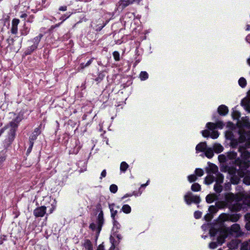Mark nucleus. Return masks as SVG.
<instances>
[{"label":"nucleus","mask_w":250,"mask_h":250,"mask_svg":"<svg viewBox=\"0 0 250 250\" xmlns=\"http://www.w3.org/2000/svg\"><path fill=\"white\" fill-rule=\"evenodd\" d=\"M128 167V165L125 162L121 163L120 165V170L125 172Z\"/></svg>","instance_id":"26"},{"label":"nucleus","mask_w":250,"mask_h":250,"mask_svg":"<svg viewBox=\"0 0 250 250\" xmlns=\"http://www.w3.org/2000/svg\"><path fill=\"white\" fill-rule=\"evenodd\" d=\"M212 132L210 133V136L212 139H216L219 136V133L217 131H215L214 130H211Z\"/></svg>","instance_id":"29"},{"label":"nucleus","mask_w":250,"mask_h":250,"mask_svg":"<svg viewBox=\"0 0 250 250\" xmlns=\"http://www.w3.org/2000/svg\"><path fill=\"white\" fill-rule=\"evenodd\" d=\"M232 116L234 119L238 120L240 116V114L238 111L233 110L232 112Z\"/></svg>","instance_id":"31"},{"label":"nucleus","mask_w":250,"mask_h":250,"mask_svg":"<svg viewBox=\"0 0 250 250\" xmlns=\"http://www.w3.org/2000/svg\"><path fill=\"white\" fill-rule=\"evenodd\" d=\"M246 41L248 42H250L249 41V40H250V35H248L247 36L246 38Z\"/></svg>","instance_id":"58"},{"label":"nucleus","mask_w":250,"mask_h":250,"mask_svg":"<svg viewBox=\"0 0 250 250\" xmlns=\"http://www.w3.org/2000/svg\"><path fill=\"white\" fill-rule=\"evenodd\" d=\"M211 208H214V207L213 206L210 207L209 208V211H211Z\"/></svg>","instance_id":"62"},{"label":"nucleus","mask_w":250,"mask_h":250,"mask_svg":"<svg viewBox=\"0 0 250 250\" xmlns=\"http://www.w3.org/2000/svg\"><path fill=\"white\" fill-rule=\"evenodd\" d=\"M246 228L248 230H250V221L247 222L246 224Z\"/></svg>","instance_id":"52"},{"label":"nucleus","mask_w":250,"mask_h":250,"mask_svg":"<svg viewBox=\"0 0 250 250\" xmlns=\"http://www.w3.org/2000/svg\"><path fill=\"white\" fill-rule=\"evenodd\" d=\"M131 196H132V194H126L125 195H124V196L123 197V198H126L127 197Z\"/></svg>","instance_id":"59"},{"label":"nucleus","mask_w":250,"mask_h":250,"mask_svg":"<svg viewBox=\"0 0 250 250\" xmlns=\"http://www.w3.org/2000/svg\"><path fill=\"white\" fill-rule=\"evenodd\" d=\"M248 63H249V64H250V59H249L248 60Z\"/></svg>","instance_id":"64"},{"label":"nucleus","mask_w":250,"mask_h":250,"mask_svg":"<svg viewBox=\"0 0 250 250\" xmlns=\"http://www.w3.org/2000/svg\"><path fill=\"white\" fill-rule=\"evenodd\" d=\"M19 22H20V20L19 19H14L12 21V26H18V25L19 23Z\"/></svg>","instance_id":"43"},{"label":"nucleus","mask_w":250,"mask_h":250,"mask_svg":"<svg viewBox=\"0 0 250 250\" xmlns=\"http://www.w3.org/2000/svg\"><path fill=\"white\" fill-rule=\"evenodd\" d=\"M236 244V241H232L231 243L229 245V248L230 249H234L235 246H232V244Z\"/></svg>","instance_id":"50"},{"label":"nucleus","mask_w":250,"mask_h":250,"mask_svg":"<svg viewBox=\"0 0 250 250\" xmlns=\"http://www.w3.org/2000/svg\"><path fill=\"white\" fill-rule=\"evenodd\" d=\"M113 230L114 231V230L116 229L115 232L117 231V230L120 229V224L116 221L115 219H113Z\"/></svg>","instance_id":"28"},{"label":"nucleus","mask_w":250,"mask_h":250,"mask_svg":"<svg viewBox=\"0 0 250 250\" xmlns=\"http://www.w3.org/2000/svg\"><path fill=\"white\" fill-rule=\"evenodd\" d=\"M118 190V187L114 184H112L110 186V191L112 193H116Z\"/></svg>","instance_id":"35"},{"label":"nucleus","mask_w":250,"mask_h":250,"mask_svg":"<svg viewBox=\"0 0 250 250\" xmlns=\"http://www.w3.org/2000/svg\"><path fill=\"white\" fill-rule=\"evenodd\" d=\"M240 218L239 214L229 215L225 213L221 214L218 219L220 222H225L227 221H230L233 222H237Z\"/></svg>","instance_id":"4"},{"label":"nucleus","mask_w":250,"mask_h":250,"mask_svg":"<svg viewBox=\"0 0 250 250\" xmlns=\"http://www.w3.org/2000/svg\"><path fill=\"white\" fill-rule=\"evenodd\" d=\"M93 58L89 60L85 64L84 63H81L80 65L81 69H83L84 68L88 66L92 62Z\"/></svg>","instance_id":"32"},{"label":"nucleus","mask_w":250,"mask_h":250,"mask_svg":"<svg viewBox=\"0 0 250 250\" xmlns=\"http://www.w3.org/2000/svg\"><path fill=\"white\" fill-rule=\"evenodd\" d=\"M61 23H58V24H56L55 26H54V27H59L60 26Z\"/></svg>","instance_id":"61"},{"label":"nucleus","mask_w":250,"mask_h":250,"mask_svg":"<svg viewBox=\"0 0 250 250\" xmlns=\"http://www.w3.org/2000/svg\"><path fill=\"white\" fill-rule=\"evenodd\" d=\"M205 152L206 156L209 159L211 158L214 155L213 149L210 147L207 148Z\"/></svg>","instance_id":"17"},{"label":"nucleus","mask_w":250,"mask_h":250,"mask_svg":"<svg viewBox=\"0 0 250 250\" xmlns=\"http://www.w3.org/2000/svg\"><path fill=\"white\" fill-rule=\"evenodd\" d=\"M148 74L146 71H142L140 74V78H148Z\"/></svg>","instance_id":"39"},{"label":"nucleus","mask_w":250,"mask_h":250,"mask_svg":"<svg viewBox=\"0 0 250 250\" xmlns=\"http://www.w3.org/2000/svg\"><path fill=\"white\" fill-rule=\"evenodd\" d=\"M238 83L239 85L242 88L245 87L247 84L246 79H239Z\"/></svg>","instance_id":"34"},{"label":"nucleus","mask_w":250,"mask_h":250,"mask_svg":"<svg viewBox=\"0 0 250 250\" xmlns=\"http://www.w3.org/2000/svg\"><path fill=\"white\" fill-rule=\"evenodd\" d=\"M46 213V207L44 206H41L36 208L33 212L34 215L36 217H42L44 216Z\"/></svg>","instance_id":"9"},{"label":"nucleus","mask_w":250,"mask_h":250,"mask_svg":"<svg viewBox=\"0 0 250 250\" xmlns=\"http://www.w3.org/2000/svg\"><path fill=\"white\" fill-rule=\"evenodd\" d=\"M196 180H197V177H196V175H195L194 174H192V175H189L188 176V180L190 183L194 182Z\"/></svg>","instance_id":"36"},{"label":"nucleus","mask_w":250,"mask_h":250,"mask_svg":"<svg viewBox=\"0 0 250 250\" xmlns=\"http://www.w3.org/2000/svg\"><path fill=\"white\" fill-rule=\"evenodd\" d=\"M202 133L204 137H208L210 135V131L208 130H203Z\"/></svg>","instance_id":"40"},{"label":"nucleus","mask_w":250,"mask_h":250,"mask_svg":"<svg viewBox=\"0 0 250 250\" xmlns=\"http://www.w3.org/2000/svg\"><path fill=\"white\" fill-rule=\"evenodd\" d=\"M195 173L196 175L201 177L203 175L204 171L202 169L200 168H196L195 171Z\"/></svg>","instance_id":"33"},{"label":"nucleus","mask_w":250,"mask_h":250,"mask_svg":"<svg viewBox=\"0 0 250 250\" xmlns=\"http://www.w3.org/2000/svg\"><path fill=\"white\" fill-rule=\"evenodd\" d=\"M241 250H250V240L244 242L242 244Z\"/></svg>","instance_id":"20"},{"label":"nucleus","mask_w":250,"mask_h":250,"mask_svg":"<svg viewBox=\"0 0 250 250\" xmlns=\"http://www.w3.org/2000/svg\"><path fill=\"white\" fill-rule=\"evenodd\" d=\"M84 247L87 250H92V245L89 240H86L83 244Z\"/></svg>","instance_id":"24"},{"label":"nucleus","mask_w":250,"mask_h":250,"mask_svg":"<svg viewBox=\"0 0 250 250\" xmlns=\"http://www.w3.org/2000/svg\"><path fill=\"white\" fill-rule=\"evenodd\" d=\"M122 210L125 213L128 214L131 212V207L128 205H124L122 208Z\"/></svg>","instance_id":"23"},{"label":"nucleus","mask_w":250,"mask_h":250,"mask_svg":"<svg viewBox=\"0 0 250 250\" xmlns=\"http://www.w3.org/2000/svg\"><path fill=\"white\" fill-rule=\"evenodd\" d=\"M245 197V194L240 192L236 194L228 193L225 194V203L232 211H238L243 208L241 200Z\"/></svg>","instance_id":"2"},{"label":"nucleus","mask_w":250,"mask_h":250,"mask_svg":"<svg viewBox=\"0 0 250 250\" xmlns=\"http://www.w3.org/2000/svg\"><path fill=\"white\" fill-rule=\"evenodd\" d=\"M191 189L193 191H198L201 189V186L198 183H194L191 186Z\"/></svg>","instance_id":"27"},{"label":"nucleus","mask_w":250,"mask_h":250,"mask_svg":"<svg viewBox=\"0 0 250 250\" xmlns=\"http://www.w3.org/2000/svg\"><path fill=\"white\" fill-rule=\"evenodd\" d=\"M227 157L224 155H220L218 156V160L220 162H225L227 161Z\"/></svg>","instance_id":"38"},{"label":"nucleus","mask_w":250,"mask_h":250,"mask_svg":"<svg viewBox=\"0 0 250 250\" xmlns=\"http://www.w3.org/2000/svg\"><path fill=\"white\" fill-rule=\"evenodd\" d=\"M217 199V196L215 194H210L207 196L206 201L208 203H211Z\"/></svg>","instance_id":"15"},{"label":"nucleus","mask_w":250,"mask_h":250,"mask_svg":"<svg viewBox=\"0 0 250 250\" xmlns=\"http://www.w3.org/2000/svg\"><path fill=\"white\" fill-rule=\"evenodd\" d=\"M26 17H27V14H22L20 16V17H21V18H25Z\"/></svg>","instance_id":"56"},{"label":"nucleus","mask_w":250,"mask_h":250,"mask_svg":"<svg viewBox=\"0 0 250 250\" xmlns=\"http://www.w3.org/2000/svg\"><path fill=\"white\" fill-rule=\"evenodd\" d=\"M248 148H250V140L245 143V146L243 145L239 146V151L241 153L242 157L245 160H247L250 156V153L246 150V149Z\"/></svg>","instance_id":"6"},{"label":"nucleus","mask_w":250,"mask_h":250,"mask_svg":"<svg viewBox=\"0 0 250 250\" xmlns=\"http://www.w3.org/2000/svg\"><path fill=\"white\" fill-rule=\"evenodd\" d=\"M11 33L14 34H16L18 32V26H12Z\"/></svg>","instance_id":"44"},{"label":"nucleus","mask_w":250,"mask_h":250,"mask_svg":"<svg viewBox=\"0 0 250 250\" xmlns=\"http://www.w3.org/2000/svg\"><path fill=\"white\" fill-rule=\"evenodd\" d=\"M106 175V172L105 169L103 170L101 174L100 179H102L103 178L105 177Z\"/></svg>","instance_id":"47"},{"label":"nucleus","mask_w":250,"mask_h":250,"mask_svg":"<svg viewBox=\"0 0 250 250\" xmlns=\"http://www.w3.org/2000/svg\"><path fill=\"white\" fill-rule=\"evenodd\" d=\"M113 56L116 61H119L120 60V54L118 51H114L113 53Z\"/></svg>","instance_id":"37"},{"label":"nucleus","mask_w":250,"mask_h":250,"mask_svg":"<svg viewBox=\"0 0 250 250\" xmlns=\"http://www.w3.org/2000/svg\"><path fill=\"white\" fill-rule=\"evenodd\" d=\"M55 207L54 206H53V207L51 208V209H50V213H52V212L53 211V210L55 209Z\"/></svg>","instance_id":"57"},{"label":"nucleus","mask_w":250,"mask_h":250,"mask_svg":"<svg viewBox=\"0 0 250 250\" xmlns=\"http://www.w3.org/2000/svg\"><path fill=\"white\" fill-rule=\"evenodd\" d=\"M245 219L247 222L250 221V213H247L246 214Z\"/></svg>","instance_id":"49"},{"label":"nucleus","mask_w":250,"mask_h":250,"mask_svg":"<svg viewBox=\"0 0 250 250\" xmlns=\"http://www.w3.org/2000/svg\"><path fill=\"white\" fill-rule=\"evenodd\" d=\"M66 10H67V7L66 6H61L59 8V10H60V11H65Z\"/></svg>","instance_id":"51"},{"label":"nucleus","mask_w":250,"mask_h":250,"mask_svg":"<svg viewBox=\"0 0 250 250\" xmlns=\"http://www.w3.org/2000/svg\"><path fill=\"white\" fill-rule=\"evenodd\" d=\"M231 134V132H229L226 135V136L228 139H229L231 140V145L233 147L236 146L238 145V143H242L244 142L246 140L245 136L244 135H241L239 137V141L238 142L237 140L232 139V138L230 137Z\"/></svg>","instance_id":"8"},{"label":"nucleus","mask_w":250,"mask_h":250,"mask_svg":"<svg viewBox=\"0 0 250 250\" xmlns=\"http://www.w3.org/2000/svg\"><path fill=\"white\" fill-rule=\"evenodd\" d=\"M217 247V244L216 242H211L209 245L210 249H214Z\"/></svg>","instance_id":"45"},{"label":"nucleus","mask_w":250,"mask_h":250,"mask_svg":"<svg viewBox=\"0 0 250 250\" xmlns=\"http://www.w3.org/2000/svg\"><path fill=\"white\" fill-rule=\"evenodd\" d=\"M247 177H245L244 178V182L246 184H247V185H250V180L248 182H247Z\"/></svg>","instance_id":"55"},{"label":"nucleus","mask_w":250,"mask_h":250,"mask_svg":"<svg viewBox=\"0 0 250 250\" xmlns=\"http://www.w3.org/2000/svg\"><path fill=\"white\" fill-rule=\"evenodd\" d=\"M224 126V124L222 122H218L216 124L212 123H208L207 124V127L209 130H214L215 128H222Z\"/></svg>","instance_id":"11"},{"label":"nucleus","mask_w":250,"mask_h":250,"mask_svg":"<svg viewBox=\"0 0 250 250\" xmlns=\"http://www.w3.org/2000/svg\"><path fill=\"white\" fill-rule=\"evenodd\" d=\"M11 114L15 116L14 119L9 123L12 135L14 136L16 129L18 126V124L22 119V116L21 114L15 115L14 113H11Z\"/></svg>","instance_id":"3"},{"label":"nucleus","mask_w":250,"mask_h":250,"mask_svg":"<svg viewBox=\"0 0 250 250\" xmlns=\"http://www.w3.org/2000/svg\"><path fill=\"white\" fill-rule=\"evenodd\" d=\"M29 32V29L27 27H24L23 29L21 31V34L22 35H26Z\"/></svg>","instance_id":"42"},{"label":"nucleus","mask_w":250,"mask_h":250,"mask_svg":"<svg viewBox=\"0 0 250 250\" xmlns=\"http://www.w3.org/2000/svg\"><path fill=\"white\" fill-rule=\"evenodd\" d=\"M148 183H149V180H148L147 181L146 184L142 185L141 187H145L146 186L148 185Z\"/></svg>","instance_id":"60"},{"label":"nucleus","mask_w":250,"mask_h":250,"mask_svg":"<svg viewBox=\"0 0 250 250\" xmlns=\"http://www.w3.org/2000/svg\"><path fill=\"white\" fill-rule=\"evenodd\" d=\"M134 17L133 14L132 13H127V14H126V15H125V19L126 17H129V18H132Z\"/></svg>","instance_id":"46"},{"label":"nucleus","mask_w":250,"mask_h":250,"mask_svg":"<svg viewBox=\"0 0 250 250\" xmlns=\"http://www.w3.org/2000/svg\"><path fill=\"white\" fill-rule=\"evenodd\" d=\"M247 30H250V25H248V27H247Z\"/></svg>","instance_id":"63"},{"label":"nucleus","mask_w":250,"mask_h":250,"mask_svg":"<svg viewBox=\"0 0 250 250\" xmlns=\"http://www.w3.org/2000/svg\"><path fill=\"white\" fill-rule=\"evenodd\" d=\"M213 148L214 151L217 153H219L223 150V147L220 144H214Z\"/></svg>","instance_id":"18"},{"label":"nucleus","mask_w":250,"mask_h":250,"mask_svg":"<svg viewBox=\"0 0 250 250\" xmlns=\"http://www.w3.org/2000/svg\"><path fill=\"white\" fill-rule=\"evenodd\" d=\"M34 132L36 133V135H38L41 132L39 128H36L34 130Z\"/></svg>","instance_id":"53"},{"label":"nucleus","mask_w":250,"mask_h":250,"mask_svg":"<svg viewBox=\"0 0 250 250\" xmlns=\"http://www.w3.org/2000/svg\"><path fill=\"white\" fill-rule=\"evenodd\" d=\"M141 0H121L119 1L117 6V10L122 11L124 8L133 2L139 3Z\"/></svg>","instance_id":"7"},{"label":"nucleus","mask_w":250,"mask_h":250,"mask_svg":"<svg viewBox=\"0 0 250 250\" xmlns=\"http://www.w3.org/2000/svg\"><path fill=\"white\" fill-rule=\"evenodd\" d=\"M224 177L222 174L217 173L216 175V182L217 184H220L223 182Z\"/></svg>","instance_id":"25"},{"label":"nucleus","mask_w":250,"mask_h":250,"mask_svg":"<svg viewBox=\"0 0 250 250\" xmlns=\"http://www.w3.org/2000/svg\"><path fill=\"white\" fill-rule=\"evenodd\" d=\"M184 200L188 205L191 203L198 204L200 202V197L198 196L194 195L191 192L187 193L184 196Z\"/></svg>","instance_id":"5"},{"label":"nucleus","mask_w":250,"mask_h":250,"mask_svg":"<svg viewBox=\"0 0 250 250\" xmlns=\"http://www.w3.org/2000/svg\"><path fill=\"white\" fill-rule=\"evenodd\" d=\"M234 235L235 236H239L241 234L240 228L238 224H234L231 226L230 229L221 228L216 229L214 228H211L209 230V234L211 236L217 235V242L218 244L222 245L227 237L229 234Z\"/></svg>","instance_id":"1"},{"label":"nucleus","mask_w":250,"mask_h":250,"mask_svg":"<svg viewBox=\"0 0 250 250\" xmlns=\"http://www.w3.org/2000/svg\"><path fill=\"white\" fill-rule=\"evenodd\" d=\"M209 172L210 174L212 173L216 175L218 173V167L214 165L211 164L210 166Z\"/></svg>","instance_id":"22"},{"label":"nucleus","mask_w":250,"mask_h":250,"mask_svg":"<svg viewBox=\"0 0 250 250\" xmlns=\"http://www.w3.org/2000/svg\"><path fill=\"white\" fill-rule=\"evenodd\" d=\"M207 144L205 142H202L197 145L196 147V152H202L205 151L207 149Z\"/></svg>","instance_id":"14"},{"label":"nucleus","mask_w":250,"mask_h":250,"mask_svg":"<svg viewBox=\"0 0 250 250\" xmlns=\"http://www.w3.org/2000/svg\"><path fill=\"white\" fill-rule=\"evenodd\" d=\"M101 222L102 220L99 218L98 225L95 224L94 223H91L89 226V228L92 230H95L96 231L97 233H99L100 232L101 229Z\"/></svg>","instance_id":"12"},{"label":"nucleus","mask_w":250,"mask_h":250,"mask_svg":"<svg viewBox=\"0 0 250 250\" xmlns=\"http://www.w3.org/2000/svg\"><path fill=\"white\" fill-rule=\"evenodd\" d=\"M114 204H111L109 205V208L111 212V216L113 219H115V217L117 214V210L114 208Z\"/></svg>","instance_id":"19"},{"label":"nucleus","mask_w":250,"mask_h":250,"mask_svg":"<svg viewBox=\"0 0 250 250\" xmlns=\"http://www.w3.org/2000/svg\"><path fill=\"white\" fill-rule=\"evenodd\" d=\"M214 179L215 177L209 174V175L205 178V183L207 185H209L213 182Z\"/></svg>","instance_id":"16"},{"label":"nucleus","mask_w":250,"mask_h":250,"mask_svg":"<svg viewBox=\"0 0 250 250\" xmlns=\"http://www.w3.org/2000/svg\"><path fill=\"white\" fill-rule=\"evenodd\" d=\"M237 153L232 151L228 153L227 158L230 160H235L237 158Z\"/></svg>","instance_id":"21"},{"label":"nucleus","mask_w":250,"mask_h":250,"mask_svg":"<svg viewBox=\"0 0 250 250\" xmlns=\"http://www.w3.org/2000/svg\"><path fill=\"white\" fill-rule=\"evenodd\" d=\"M42 37H43V34H40L38 36L35 37L33 39L32 42H33V44L32 45L29 47V49L31 51H33L37 48L38 44L41 41V40Z\"/></svg>","instance_id":"10"},{"label":"nucleus","mask_w":250,"mask_h":250,"mask_svg":"<svg viewBox=\"0 0 250 250\" xmlns=\"http://www.w3.org/2000/svg\"><path fill=\"white\" fill-rule=\"evenodd\" d=\"M229 111L228 107L225 105H221L218 108V112L221 115H226Z\"/></svg>","instance_id":"13"},{"label":"nucleus","mask_w":250,"mask_h":250,"mask_svg":"<svg viewBox=\"0 0 250 250\" xmlns=\"http://www.w3.org/2000/svg\"><path fill=\"white\" fill-rule=\"evenodd\" d=\"M248 103H247V105L248 106L250 105V91L248 92Z\"/></svg>","instance_id":"48"},{"label":"nucleus","mask_w":250,"mask_h":250,"mask_svg":"<svg viewBox=\"0 0 250 250\" xmlns=\"http://www.w3.org/2000/svg\"><path fill=\"white\" fill-rule=\"evenodd\" d=\"M202 212L199 211H196L194 212V216L196 219H199L201 217Z\"/></svg>","instance_id":"41"},{"label":"nucleus","mask_w":250,"mask_h":250,"mask_svg":"<svg viewBox=\"0 0 250 250\" xmlns=\"http://www.w3.org/2000/svg\"><path fill=\"white\" fill-rule=\"evenodd\" d=\"M215 191L218 193H220L222 190V187L219 184L216 183L214 186Z\"/></svg>","instance_id":"30"},{"label":"nucleus","mask_w":250,"mask_h":250,"mask_svg":"<svg viewBox=\"0 0 250 250\" xmlns=\"http://www.w3.org/2000/svg\"><path fill=\"white\" fill-rule=\"evenodd\" d=\"M205 218L206 219V220L207 221H209L210 220V215L209 214H207L206 215H205Z\"/></svg>","instance_id":"54"}]
</instances>
